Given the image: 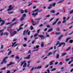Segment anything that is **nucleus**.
<instances>
[{
    "label": "nucleus",
    "instance_id": "f257e3e1",
    "mask_svg": "<svg viewBox=\"0 0 73 73\" xmlns=\"http://www.w3.org/2000/svg\"><path fill=\"white\" fill-rule=\"evenodd\" d=\"M8 58V56H7L6 57L4 58L3 60L1 62V65H2L4 63H6V62H7V60H6V59H7V58Z\"/></svg>",
    "mask_w": 73,
    "mask_h": 73
},
{
    "label": "nucleus",
    "instance_id": "f03ea898",
    "mask_svg": "<svg viewBox=\"0 0 73 73\" xmlns=\"http://www.w3.org/2000/svg\"><path fill=\"white\" fill-rule=\"evenodd\" d=\"M12 7V5H10L9 7V9L7 10V11H11L12 9H13V7Z\"/></svg>",
    "mask_w": 73,
    "mask_h": 73
},
{
    "label": "nucleus",
    "instance_id": "7ed1b4c3",
    "mask_svg": "<svg viewBox=\"0 0 73 73\" xmlns=\"http://www.w3.org/2000/svg\"><path fill=\"white\" fill-rule=\"evenodd\" d=\"M16 44V42L12 43V45L11 46L12 47H13V46L14 47H15V46H17L18 45H19V43H18L15 45V44Z\"/></svg>",
    "mask_w": 73,
    "mask_h": 73
},
{
    "label": "nucleus",
    "instance_id": "20e7f679",
    "mask_svg": "<svg viewBox=\"0 0 73 73\" xmlns=\"http://www.w3.org/2000/svg\"><path fill=\"white\" fill-rule=\"evenodd\" d=\"M62 45H63L64 46H65V43L64 42L60 43V45L58 46V47H60V46H61Z\"/></svg>",
    "mask_w": 73,
    "mask_h": 73
},
{
    "label": "nucleus",
    "instance_id": "39448f33",
    "mask_svg": "<svg viewBox=\"0 0 73 73\" xmlns=\"http://www.w3.org/2000/svg\"><path fill=\"white\" fill-rule=\"evenodd\" d=\"M28 32H29V30H25L24 31L23 33V36H25V34H26Z\"/></svg>",
    "mask_w": 73,
    "mask_h": 73
},
{
    "label": "nucleus",
    "instance_id": "423d86ee",
    "mask_svg": "<svg viewBox=\"0 0 73 73\" xmlns=\"http://www.w3.org/2000/svg\"><path fill=\"white\" fill-rule=\"evenodd\" d=\"M38 35V34L37 33L35 34V35H34V39H35V40H36V39H38V38L37 37V36Z\"/></svg>",
    "mask_w": 73,
    "mask_h": 73
},
{
    "label": "nucleus",
    "instance_id": "0eeeda50",
    "mask_svg": "<svg viewBox=\"0 0 73 73\" xmlns=\"http://www.w3.org/2000/svg\"><path fill=\"white\" fill-rule=\"evenodd\" d=\"M17 33V31H15L13 32V33H12L11 34V37H12L13 36H14V35H15Z\"/></svg>",
    "mask_w": 73,
    "mask_h": 73
},
{
    "label": "nucleus",
    "instance_id": "6e6552de",
    "mask_svg": "<svg viewBox=\"0 0 73 73\" xmlns=\"http://www.w3.org/2000/svg\"><path fill=\"white\" fill-rule=\"evenodd\" d=\"M31 57V55H29L27 56V57H26L24 58V59H26L27 60H28V59H30V58Z\"/></svg>",
    "mask_w": 73,
    "mask_h": 73
},
{
    "label": "nucleus",
    "instance_id": "1a4fd4ad",
    "mask_svg": "<svg viewBox=\"0 0 73 73\" xmlns=\"http://www.w3.org/2000/svg\"><path fill=\"white\" fill-rule=\"evenodd\" d=\"M63 21H62V23H66V20H65L66 19V17H63Z\"/></svg>",
    "mask_w": 73,
    "mask_h": 73
},
{
    "label": "nucleus",
    "instance_id": "9d476101",
    "mask_svg": "<svg viewBox=\"0 0 73 73\" xmlns=\"http://www.w3.org/2000/svg\"><path fill=\"white\" fill-rule=\"evenodd\" d=\"M38 15V13H36L35 14L34 13H33L32 14V15L33 16V17H35L36 15Z\"/></svg>",
    "mask_w": 73,
    "mask_h": 73
},
{
    "label": "nucleus",
    "instance_id": "9b49d317",
    "mask_svg": "<svg viewBox=\"0 0 73 73\" xmlns=\"http://www.w3.org/2000/svg\"><path fill=\"white\" fill-rule=\"evenodd\" d=\"M1 22H2V23L0 25V26H2V25H4V23H5V21L3 20Z\"/></svg>",
    "mask_w": 73,
    "mask_h": 73
},
{
    "label": "nucleus",
    "instance_id": "f8f14e48",
    "mask_svg": "<svg viewBox=\"0 0 73 73\" xmlns=\"http://www.w3.org/2000/svg\"><path fill=\"white\" fill-rule=\"evenodd\" d=\"M53 62H54V60H52L50 61L49 62V65H53Z\"/></svg>",
    "mask_w": 73,
    "mask_h": 73
},
{
    "label": "nucleus",
    "instance_id": "ddd939ff",
    "mask_svg": "<svg viewBox=\"0 0 73 73\" xmlns=\"http://www.w3.org/2000/svg\"><path fill=\"white\" fill-rule=\"evenodd\" d=\"M14 64V63H13L12 62H10V64H9L7 65V66H10V65H12V64Z\"/></svg>",
    "mask_w": 73,
    "mask_h": 73
},
{
    "label": "nucleus",
    "instance_id": "4468645a",
    "mask_svg": "<svg viewBox=\"0 0 73 73\" xmlns=\"http://www.w3.org/2000/svg\"><path fill=\"white\" fill-rule=\"evenodd\" d=\"M39 47H40V46H39V45H37L36 46V47H33V49H36V48H38Z\"/></svg>",
    "mask_w": 73,
    "mask_h": 73
},
{
    "label": "nucleus",
    "instance_id": "2eb2a0df",
    "mask_svg": "<svg viewBox=\"0 0 73 73\" xmlns=\"http://www.w3.org/2000/svg\"><path fill=\"white\" fill-rule=\"evenodd\" d=\"M38 23H32V25H33V26H35V25H38Z\"/></svg>",
    "mask_w": 73,
    "mask_h": 73
},
{
    "label": "nucleus",
    "instance_id": "dca6fc26",
    "mask_svg": "<svg viewBox=\"0 0 73 73\" xmlns=\"http://www.w3.org/2000/svg\"><path fill=\"white\" fill-rule=\"evenodd\" d=\"M44 44V42H41V47H43Z\"/></svg>",
    "mask_w": 73,
    "mask_h": 73
},
{
    "label": "nucleus",
    "instance_id": "f3484780",
    "mask_svg": "<svg viewBox=\"0 0 73 73\" xmlns=\"http://www.w3.org/2000/svg\"><path fill=\"white\" fill-rule=\"evenodd\" d=\"M52 5H50V7H48L47 9H50L52 8Z\"/></svg>",
    "mask_w": 73,
    "mask_h": 73
},
{
    "label": "nucleus",
    "instance_id": "a211bd4d",
    "mask_svg": "<svg viewBox=\"0 0 73 73\" xmlns=\"http://www.w3.org/2000/svg\"><path fill=\"white\" fill-rule=\"evenodd\" d=\"M42 68V66H38L37 67L35 68V69H40V68Z\"/></svg>",
    "mask_w": 73,
    "mask_h": 73
},
{
    "label": "nucleus",
    "instance_id": "6ab92c4d",
    "mask_svg": "<svg viewBox=\"0 0 73 73\" xmlns=\"http://www.w3.org/2000/svg\"><path fill=\"white\" fill-rule=\"evenodd\" d=\"M53 31V29L51 28L50 29H49L47 31V32H51Z\"/></svg>",
    "mask_w": 73,
    "mask_h": 73
},
{
    "label": "nucleus",
    "instance_id": "aec40b11",
    "mask_svg": "<svg viewBox=\"0 0 73 73\" xmlns=\"http://www.w3.org/2000/svg\"><path fill=\"white\" fill-rule=\"evenodd\" d=\"M59 57H60V55L59 54H57L56 56V58L57 59L59 58Z\"/></svg>",
    "mask_w": 73,
    "mask_h": 73
},
{
    "label": "nucleus",
    "instance_id": "412c9836",
    "mask_svg": "<svg viewBox=\"0 0 73 73\" xmlns=\"http://www.w3.org/2000/svg\"><path fill=\"white\" fill-rule=\"evenodd\" d=\"M27 64L26 63H24V65L23 66V68H25L27 66Z\"/></svg>",
    "mask_w": 73,
    "mask_h": 73
},
{
    "label": "nucleus",
    "instance_id": "4be33fe9",
    "mask_svg": "<svg viewBox=\"0 0 73 73\" xmlns=\"http://www.w3.org/2000/svg\"><path fill=\"white\" fill-rule=\"evenodd\" d=\"M26 62V61H24L23 62H22L21 64V66H23V64H24Z\"/></svg>",
    "mask_w": 73,
    "mask_h": 73
},
{
    "label": "nucleus",
    "instance_id": "5701e85b",
    "mask_svg": "<svg viewBox=\"0 0 73 73\" xmlns=\"http://www.w3.org/2000/svg\"><path fill=\"white\" fill-rule=\"evenodd\" d=\"M63 35H61L58 38V39L59 40H61V38H62V37H63Z\"/></svg>",
    "mask_w": 73,
    "mask_h": 73
},
{
    "label": "nucleus",
    "instance_id": "b1692460",
    "mask_svg": "<svg viewBox=\"0 0 73 73\" xmlns=\"http://www.w3.org/2000/svg\"><path fill=\"white\" fill-rule=\"evenodd\" d=\"M52 54V52H49L47 54V56H50V55H51V54Z\"/></svg>",
    "mask_w": 73,
    "mask_h": 73
},
{
    "label": "nucleus",
    "instance_id": "393cba45",
    "mask_svg": "<svg viewBox=\"0 0 73 73\" xmlns=\"http://www.w3.org/2000/svg\"><path fill=\"white\" fill-rule=\"evenodd\" d=\"M39 10V9H36V10H35L34 11H33L32 12H33V13H34V12H37V11H38Z\"/></svg>",
    "mask_w": 73,
    "mask_h": 73
},
{
    "label": "nucleus",
    "instance_id": "a878e982",
    "mask_svg": "<svg viewBox=\"0 0 73 73\" xmlns=\"http://www.w3.org/2000/svg\"><path fill=\"white\" fill-rule=\"evenodd\" d=\"M24 20V17H22L20 18V21H23V20Z\"/></svg>",
    "mask_w": 73,
    "mask_h": 73
},
{
    "label": "nucleus",
    "instance_id": "bb28decb",
    "mask_svg": "<svg viewBox=\"0 0 73 73\" xmlns=\"http://www.w3.org/2000/svg\"><path fill=\"white\" fill-rule=\"evenodd\" d=\"M71 38H67L66 39V42H68V40H69L70 39H71Z\"/></svg>",
    "mask_w": 73,
    "mask_h": 73
},
{
    "label": "nucleus",
    "instance_id": "cd10ccee",
    "mask_svg": "<svg viewBox=\"0 0 73 73\" xmlns=\"http://www.w3.org/2000/svg\"><path fill=\"white\" fill-rule=\"evenodd\" d=\"M67 53H66L64 52L63 53L62 55V56H65V55H66Z\"/></svg>",
    "mask_w": 73,
    "mask_h": 73
},
{
    "label": "nucleus",
    "instance_id": "c85d7f7f",
    "mask_svg": "<svg viewBox=\"0 0 73 73\" xmlns=\"http://www.w3.org/2000/svg\"><path fill=\"white\" fill-rule=\"evenodd\" d=\"M73 10H72L70 11V14L71 15V14H73Z\"/></svg>",
    "mask_w": 73,
    "mask_h": 73
},
{
    "label": "nucleus",
    "instance_id": "c756f323",
    "mask_svg": "<svg viewBox=\"0 0 73 73\" xmlns=\"http://www.w3.org/2000/svg\"><path fill=\"white\" fill-rule=\"evenodd\" d=\"M63 1H64V0H63L62 1H59V2H58L57 3V4H60V3H62V2H63Z\"/></svg>",
    "mask_w": 73,
    "mask_h": 73
},
{
    "label": "nucleus",
    "instance_id": "7c9ffc66",
    "mask_svg": "<svg viewBox=\"0 0 73 73\" xmlns=\"http://www.w3.org/2000/svg\"><path fill=\"white\" fill-rule=\"evenodd\" d=\"M9 35V34L7 32L5 33H3V35Z\"/></svg>",
    "mask_w": 73,
    "mask_h": 73
},
{
    "label": "nucleus",
    "instance_id": "2f4dec72",
    "mask_svg": "<svg viewBox=\"0 0 73 73\" xmlns=\"http://www.w3.org/2000/svg\"><path fill=\"white\" fill-rule=\"evenodd\" d=\"M21 29H23V28H19V29L18 30H17V31H20V30H21Z\"/></svg>",
    "mask_w": 73,
    "mask_h": 73
},
{
    "label": "nucleus",
    "instance_id": "473e14b6",
    "mask_svg": "<svg viewBox=\"0 0 73 73\" xmlns=\"http://www.w3.org/2000/svg\"><path fill=\"white\" fill-rule=\"evenodd\" d=\"M55 12H56V11H55V10H52V11H50V13H55Z\"/></svg>",
    "mask_w": 73,
    "mask_h": 73
},
{
    "label": "nucleus",
    "instance_id": "72a5a7b5",
    "mask_svg": "<svg viewBox=\"0 0 73 73\" xmlns=\"http://www.w3.org/2000/svg\"><path fill=\"white\" fill-rule=\"evenodd\" d=\"M12 53V51L11 50L8 53V55H10L11 54V53Z\"/></svg>",
    "mask_w": 73,
    "mask_h": 73
},
{
    "label": "nucleus",
    "instance_id": "f704fd0d",
    "mask_svg": "<svg viewBox=\"0 0 73 73\" xmlns=\"http://www.w3.org/2000/svg\"><path fill=\"white\" fill-rule=\"evenodd\" d=\"M56 31H60V29L58 27H57V28L56 29Z\"/></svg>",
    "mask_w": 73,
    "mask_h": 73
},
{
    "label": "nucleus",
    "instance_id": "c9c22d12",
    "mask_svg": "<svg viewBox=\"0 0 73 73\" xmlns=\"http://www.w3.org/2000/svg\"><path fill=\"white\" fill-rule=\"evenodd\" d=\"M71 48V47H68V48L67 50H70Z\"/></svg>",
    "mask_w": 73,
    "mask_h": 73
},
{
    "label": "nucleus",
    "instance_id": "e433bc0d",
    "mask_svg": "<svg viewBox=\"0 0 73 73\" xmlns=\"http://www.w3.org/2000/svg\"><path fill=\"white\" fill-rule=\"evenodd\" d=\"M54 19V17H53L51 18L50 20H49V21H52L53 20V19Z\"/></svg>",
    "mask_w": 73,
    "mask_h": 73
},
{
    "label": "nucleus",
    "instance_id": "4c0bfd02",
    "mask_svg": "<svg viewBox=\"0 0 73 73\" xmlns=\"http://www.w3.org/2000/svg\"><path fill=\"white\" fill-rule=\"evenodd\" d=\"M39 37H40V38H42L44 37V36L42 35H40L38 36Z\"/></svg>",
    "mask_w": 73,
    "mask_h": 73
},
{
    "label": "nucleus",
    "instance_id": "58836bf2",
    "mask_svg": "<svg viewBox=\"0 0 73 73\" xmlns=\"http://www.w3.org/2000/svg\"><path fill=\"white\" fill-rule=\"evenodd\" d=\"M56 70V68H54L51 70V71H54V70Z\"/></svg>",
    "mask_w": 73,
    "mask_h": 73
},
{
    "label": "nucleus",
    "instance_id": "ea45409f",
    "mask_svg": "<svg viewBox=\"0 0 73 73\" xmlns=\"http://www.w3.org/2000/svg\"><path fill=\"white\" fill-rule=\"evenodd\" d=\"M5 69H6V68L5 67H4V68H3L1 69V70H5Z\"/></svg>",
    "mask_w": 73,
    "mask_h": 73
},
{
    "label": "nucleus",
    "instance_id": "a19ab883",
    "mask_svg": "<svg viewBox=\"0 0 73 73\" xmlns=\"http://www.w3.org/2000/svg\"><path fill=\"white\" fill-rule=\"evenodd\" d=\"M21 13H24V12L23 10H21Z\"/></svg>",
    "mask_w": 73,
    "mask_h": 73
},
{
    "label": "nucleus",
    "instance_id": "79ce46f5",
    "mask_svg": "<svg viewBox=\"0 0 73 73\" xmlns=\"http://www.w3.org/2000/svg\"><path fill=\"white\" fill-rule=\"evenodd\" d=\"M70 60V58H68V59H66V61H68Z\"/></svg>",
    "mask_w": 73,
    "mask_h": 73
},
{
    "label": "nucleus",
    "instance_id": "37998d69",
    "mask_svg": "<svg viewBox=\"0 0 73 73\" xmlns=\"http://www.w3.org/2000/svg\"><path fill=\"white\" fill-rule=\"evenodd\" d=\"M30 28H31V30H33V29H34L33 27H32V26H31Z\"/></svg>",
    "mask_w": 73,
    "mask_h": 73
},
{
    "label": "nucleus",
    "instance_id": "c03bdc74",
    "mask_svg": "<svg viewBox=\"0 0 73 73\" xmlns=\"http://www.w3.org/2000/svg\"><path fill=\"white\" fill-rule=\"evenodd\" d=\"M60 33H56L55 34L56 35H58Z\"/></svg>",
    "mask_w": 73,
    "mask_h": 73
},
{
    "label": "nucleus",
    "instance_id": "a18cd8bd",
    "mask_svg": "<svg viewBox=\"0 0 73 73\" xmlns=\"http://www.w3.org/2000/svg\"><path fill=\"white\" fill-rule=\"evenodd\" d=\"M61 21H59L58 22L57 24L59 25L60 24H61Z\"/></svg>",
    "mask_w": 73,
    "mask_h": 73
},
{
    "label": "nucleus",
    "instance_id": "49530a36",
    "mask_svg": "<svg viewBox=\"0 0 73 73\" xmlns=\"http://www.w3.org/2000/svg\"><path fill=\"white\" fill-rule=\"evenodd\" d=\"M72 62H73V60H72L71 61H70L68 63V64H70Z\"/></svg>",
    "mask_w": 73,
    "mask_h": 73
},
{
    "label": "nucleus",
    "instance_id": "de8ad7c7",
    "mask_svg": "<svg viewBox=\"0 0 73 73\" xmlns=\"http://www.w3.org/2000/svg\"><path fill=\"white\" fill-rule=\"evenodd\" d=\"M42 11V9H41V10H38V11H37V12H41Z\"/></svg>",
    "mask_w": 73,
    "mask_h": 73
},
{
    "label": "nucleus",
    "instance_id": "09e8293b",
    "mask_svg": "<svg viewBox=\"0 0 73 73\" xmlns=\"http://www.w3.org/2000/svg\"><path fill=\"white\" fill-rule=\"evenodd\" d=\"M26 16V14H23V16H23L22 17H23V18H24V17L25 16Z\"/></svg>",
    "mask_w": 73,
    "mask_h": 73
},
{
    "label": "nucleus",
    "instance_id": "8fccbe9b",
    "mask_svg": "<svg viewBox=\"0 0 73 73\" xmlns=\"http://www.w3.org/2000/svg\"><path fill=\"white\" fill-rule=\"evenodd\" d=\"M59 64L60 65H62V62H59Z\"/></svg>",
    "mask_w": 73,
    "mask_h": 73
},
{
    "label": "nucleus",
    "instance_id": "3c124183",
    "mask_svg": "<svg viewBox=\"0 0 73 73\" xmlns=\"http://www.w3.org/2000/svg\"><path fill=\"white\" fill-rule=\"evenodd\" d=\"M35 40H33L32 42V44H33L35 43Z\"/></svg>",
    "mask_w": 73,
    "mask_h": 73
},
{
    "label": "nucleus",
    "instance_id": "603ef678",
    "mask_svg": "<svg viewBox=\"0 0 73 73\" xmlns=\"http://www.w3.org/2000/svg\"><path fill=\"white\" fill-rule=\"evenodd\" d=\"M12 22L9 23H6V25H9V24H11Z\"/></svg>",
    "mask_w": 73,
    "mask_h": 73
},
{
    "label": "nucleus",
    "instance_id": "864d4df0",
    "mask_svg": "<svg viewBox=\"0 0 73 73\" xmlns=\"http://www.w3.org/2000/svg\"><path fill=\"white\" fill-rule=\"evenodd\" d=\"M16 58L17 59H19L20 58L18 56H16Z\"/></svg>",
    "mask_w": 73,
    "mask_h": 73
},
{
    "label": "nucleus",
    "instance_id": "5fc2aeb1",
    "mask_svg": "<svg viewBox=\"0 0 73 73\" xmlns=\"http://www.w3.org/2000/svg\"><path fill=\"white\" fill-rule=\"evenodd\" d=\"M23 46L24 47H26V46H27V44H23Z\"/></svg>",
    "mask_w": 73,
    "mask_h": 73
},
{
    "label": "nucleus",
    "instance_id": "6e6d98bb",
    "mask_svg": "<svg viewBox=\"0 0 73 73\" xmlns=\"http://www.w3.org/2000/svg\"><path fill=\"white\" fill-rule=\"evenodd\" d=\"M13 12H9L8 13L9 14H10V15H11V13H13Z\"/></svg>",
    "mask_w": 73,
    "mask_h": 73
},
{
    "label": "nucleus",
    "instance_id": "4d7b16f0",
    "mask_svg": "<svg viewBox=\"0 0 73 73\" xmlns=\"http://www.w3.org/2000/svg\"><path fill=\"white\" fill-rule=\"evenodd\" d=\"M3 35H4V34H3V33H1L0 34V36H2Z\"/></svg>",
    "mask_w": 73,
    "mask_h": 73
},
{
    "label": "nucleus",
    "instance_id": "13d9d810",
    "mask_svg": "<svg viewBox=\"0 0 73 73\" xmlns=\"http://www.w3.org/2000/svg\"><path fill=\"white\" fill-rule=\"evenodd\" d=\"M3 48H4V46H3V45H1V49H3Z\"/></svg>",
    "mask_w": 73,
    "mask_h": 73
},
{
    "label": "nucleus",
    "instance_id": "bf43d9fd",
    "mask_svg": "<svg viewBox=\"0 0 73 73\" xmlns=\"http://www.w3.org/2000/svg\"><path fill=\"white\" fill-rule=\"evenodd\" d=\"M70 43H72L73 42V41L72 40H70L69 41Z\"/></svg>",
    "mask_w": 73,
    "mask_h": 73
},
{
    "label": "nucleus",
    "instance_id": "052dcab7",
    "mask_svg": "<svg viewBox=\"0 0 73 73\" xmlns=\"http://www.w3.org/2000/svg\"><path fill=\"white\" fill-rule=\"evenodd\" d=\"M49 52V50H46L45 51V53H48V52Z\"/></svg>",
    "mask_w": 73,
    "mask_h": 73
},
{
    "label": "nucleus",
    "instance_id": "680f3d73",
    "mask_svg": "<svg viewBox=\"0 0 73 73\" xmlns=\"http://www.w3.org/2000/svg\"><path fill=\"white\" fill-rule=\"evenodd\" d=\"M43 26V25L42 24H41L40 25H39V27H42Z\"/></svg>",
    "mask_w": 73,
    "mask_h": 73
},
{
    "label": "nucleus",
    "instance_id": "e2e57ef3",
    "mask_svg": "<svg viewBox=\"0 0 73 73\" xmlns=\"http://www.w3.org/2000/svg\"><path fill=\"white\" fill-rule=\"evenodd\" d=\"M58 20H59V19H56L55 22L57 23V21H58Z\"/></svg>",
    "mask_w": 73,
    "mask_h": 73
},
{
    "label": "nucleus",
    "instance_id": "0e129e2a",
    "mask_svg": "<svg viewBox=\"0 0 73 73\" xmlns=\"http://www.w3.org/2000/svg\"><path fill=\"white\" fill-rule=\"evenodd\" d=\"M46 17H50V15H47L46 16Z\"/></svg>",
    "mask_w": 73,
    "mask_h": 73
},
{
    "label": "nucleus",
    "instance_id": "69168bd1",
    "mask_svg": "<svg viewBox=\"0 0 73 73\" xmlns=\"http://www.w3.org/2000/svg\"><path fill=\"white\" fill-rule=\"evenodd\" d=\"M52 5H53V7H54V6H55V5H56V3H53L52 4Z\"/></svg>",
    "mask_w": 73,
    "mask_h": 73
},
{
    "label": "nucleus",
    "instance_id": "338daca9",
    "mask_svg": "<svg viewBox=\"0 0 73 73\" xmlns=\"http://www.w3.org/2000/svg\"><path fill=\"white\" fill-rule=\"evenodd\" d=\"M24 40L25 41H27V38H24Z\"/></svg>",
    "mask_w": 73,
    "mask_h": 73
},
{
    "label": "nucleus",
    "instance_id": "774afa93",
    "mask_svg": "<svg viewBox=\"0 0 73 73\" xmlns=\"http://www.w3.org/2000/svg\"><path fill=\"white\" fill-rule=\"evenodd\" d=\"M14 56H15V55H11L10 56L11 57H14Z\"/></svg>",
    "mask_w": 73,
    "mask_h": 73
}]
</instances>
